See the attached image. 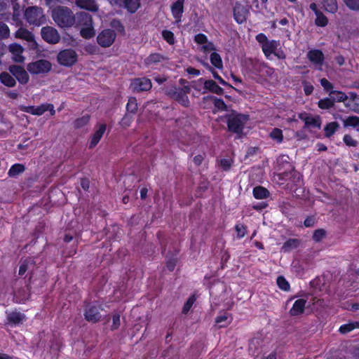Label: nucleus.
<instances>
[{
	"label": "nucleus",
	"instance_id": "obj_1",
	"mask_svg": "<svg viewBox=\"0 0 359 359\" xmlns=\"http://www.w3.org/2000/svg\"><path fill=\"white\" fill-rule=\"evenodd\" d=\"M256 40L262 45V51L266 58L271 59V55H274L278 59L285 58V54L279 48V41L269 40L266 36L262 33L256 36Z\"/></svg>",
	"mask_w": 359,
	"mask_h": 359
},
{
	"label": "nucleus",
	"instance_id": "obj_2",
	"mask_svg": "<svg viewBox=\"0 0 359 359\" xmlns=\"http://www.w3.org/2000/svg\"><path fill=\"white\" fill-rule=\"evenodd\" d=\"M52 18L57 26L62 28L71 27L76 22L75 15L66 6L55 7L52 11Z\"/></svg>",
	"mask_w": 359,
	"mask_h": 359
},
{
	"label": "nucleus",
	"instance_id": "obj_3",
	"mask_svg": "<svg viewBox=\"0 0 359 359\" xmlns=\"http://www.w3.org/2000/svg\"><path fill=\"white\" fill-rule=\"evenodd\" d=\"M180 83L183 86V87L177 88L176 86H173L168 90L167 93L172 99L177 100L183 106L187 107L189 104L187 94L189 93L191 88L189 86L185 85V83H187L186 80L181 79L180 80Z\"/></svg>",
	"mask_w": 359,
	"mask_h": 359
},
{
	"label": "nucleus",
	"instance_id": "obj_4",
	"mask_svg": "<svg viewBox=\"0 0 359 359\" xmlns=\"http://www.w3.org/2000/svg\"><path fill=\"white\" fill-rule=\"evenodd\" d=\"M248 116L243 114H232L228 116L227 125L229 130L235 133H241Z\"/></svg>",
	"mask_w": 359,
	"mask_h": 359
},
{
	"label": "nucleus",
	"instance_id": "obj_5",
	"mask_svg": "<svg viewBox=\"0 0 359 359\" xmlns=\"http://www.w3.org/2000/svg\"><path fill=\"white\" fill-rule=\"evenodd\" d=\"M78 54L74 49L67 48L60 51L57 56L58 63L64 67L73 66L78 61Z\"/></svg>",
	"mask_w": 359,
	"mask_h": 359
},
{
	"label": "nucleus",
	"instance_id": "obj_6",
	"mask_svg": "<svg viewBox=\"0 0 359 359\" xmlns=\"http://www.w3.org/2000/svg\"><path fill=\"white\" fill-rule=\"evenodd\" d=\"M25 17L29 24L36 26L42 24L44 18L42 9L37 6L27 8L25 12Z\"/></svg>",
	"mask_w": 359,
	"mask_h": 359
},
{
	"label": "nucleus",
	"instance_id": "obj_7",
	"mask_svg": "<svg viewBox=\"0 0 359 359\" xmlns=\"http://www.w3.org/2000/svg\"><path fill=\"white\" fill-rule=\"evenodd\" d=\"M52 65L46 60H39L27 65V70L32 74H46L51 70Z\"/></svg>",
	"mask_w": 359,
	"mask_h": 359
},
{
	"label": "nucleus",
	"instance_id": "obj_8",
	"mask_svg": "<svg viewBox=\"0 0 359 359\" xmlns=\"http://www.w3.org/2000/svg\"><path fill=\"white\" fill-rule=\"evenodd\" d=\"M195 83L196 85L194 86V88L196 90H201L199 84H203L204 90L203 91V93H205L207 91H210L217 95H222L224 92L223 89L212 80L204 81L203 79H200L196 81Z\"/></svg>",
	"mask_w": 359,
	"mask_h": 359
},
{
	"label": "nucleus",
	"instance_id": "obj_9",
	"mask_svg": "<svg viewBox=\"0 0 359 359\" xmlns=\"http://www.w3.org/2000/svg\"><path fill=\"white\" fill-rule=\"evenodd\" d=\"M116 33L114 30L107 29L101 32L97 37V43L102 47H109L114 41Z\"/></svg>",
	"mask_w": 359,
	"mask_h": 359
},
{
	"label": "nucleus",
	"instance_id": "obj_10",
	"mask_svg": "<svg viewBox=\"0 0 359 359\" xmlns=\"http://www.w3.org/2000/svg\"><path fill=\"white\" fill-rule=\"evenodd\" d=\"M42 38L48 43L55 44L60 40L57 30L52 27H45L41 29Z\"/></svg>",
	"mask_w": 359,
	"mask_h": 359
},
{
	"label": "nucleus",
	"instance_id": "obj_11",
	"mask_svg": "<svg viewBox=\"0 0 359 359\" xmlns=\"http://www.w3.org/2000/svg\"><path fill=\"white\" fill-rule=\"evenodd\" d=\"M151 82L147 78H137L132 81L130 88L133 92L147 91L151 89Z\"/></svg>",
	"mask_w": 359,
	"mask_h": 359
},
{
	"label": "nucleus",
	"instance_id": "obj_12",
	"mask_svg": "<svg viewBox=\"0 0 359 359\" xmlns=\"http://www.w3.org/2000/svg\"><path fill=\"white\" fill-rule=\"evenodd\" d=\"M9 72L16 78L19 83L25 84L29 81V75L25 69L19 65H11Z\"/></svg>",
	"mask_w": 359,
	"mask_h": 359
},
{
	"label": "nucleus",
	"instance_id": "obj_13",
	"mask_svg": "<svg viewBox=\"0 0 359 359\" xmlns=\"http://www.w3.org/2000/svg\"><path fill=\"white\" fill-rule=\"evenodd\" d=\"M299 117L304 122L306 128H320L321 120L318 116H313L306 113H302L299 114Z\"/></svg>",
	"mask_w": 359,
	"mask_h": 359
},
{
	"label": "nucleus",
	"instance_id": "obj_14",
	"mask_svg": "<svg viewBox=\"0 0 359 359\" xmlns=\"http://www.w3.org/2000/svg\"><path fill=\"white\" fill-rule=\"evenodd\" d=\"M248 11L240 3H236L233 8V16L235 20L241 24L246 20Z\"/></svg>",
	"mask_w": 359,
	"mask_h": 359
},
{
	"label": "nucleus",
	"instance_id": "obj_15",
	"mask_svg": "<svg viewBox=\"0 0 359 359\" xmlns=\"http://www.w3.org/2000/svg\"><path fill=\"white\" fill-rule=\"evenodd\" d=\"M8 50L12 54L13 60L16 62H22L25 60L22 55L24 48L18 43H13L9 45Z\"/></svg>",
	"mask_w": 359,
	"mask_h": 359
},
{
	"label": "nucleus",
	"instance_id": "obj_16",
	"mask_svg": "<svg viewBox=\"0 0 359 359\" xmlns=\"http://www.w3.org/2000/svg\"><path fill=\"white\" fill-rule=\"evenodd\" d=\"M76 6L90 12H97L99 9L95 0H76Z\"/></svg>",
	"mask_w": 359,
	"mask_h": 359
},
{
	"label": "nucleus",
	"instance_id": "obj_17",
	"mask_svg": "<svg viewBox=\"0 0 359 359\" xmlns=\"http://www.w3.org/2000/svg\"><path fill=\"white\" fill-rule=\"evenodd\" d=\"M100 309V306H92L89 307L85 312L86 319L92 323L98 321L101 318Z\"/></svg>",
	"mask_w": 359,
	"mask_h": 359
},
{
	"label": "nucleus",
	"instance_id": "obj_18",
	"mask_svg": "<svg viewBox=\"0 0 359 359\" xmlns=\"http://www.w3.org/2000/svg\"><path fill=\"white\" fill-rule=\"evenodd\" d=\"M15 38L22 39L32 43V48H34L36 46L34 34L25 28H20L18 29L15 33Z\"/></svg>",
	"mask_w": 359,
	"mask_h": 359
},
{
	"label": "nucleus",
	"instance_id": "obj_19",
	"mask_svg": "<svg viewBox=\"0 0 359 359\" xmlns=\"http://www.w3.org/2000/svg\"><path fill=\"white\" fill-rule=\"evenodd\" d=\"M184 0H177L171 7L172 14L177 22L181 21L184 11Z\"/></svg>",
	"mask_w": 359,
	"mask_h": 359
},
{
	"label": "nucleus",
	"instance_id": "obj_20",
	"mask_svg": "<svg viewBox=\"0 0 359 359\" xmlns=\"http://www.w3.org/2000/svg\"><path fill=\"white\" fill-rule=\"evenodd\" d=\"M306 301L304 299H297L290 310V314L292 316H296L303 313L306 307Z\"/></svg>",
	"mask_w": 359,
	"mask_h": 359
},
{
	"label": "nucleus",
	"instance_id": "obj_21",
	"mask_svg": "<svg viewBox=\"0 0 359 359\" xmlns=\"http://www.w3.org/2000/svg\"><path fill=\"white\" fill-rule=\"evenodd\" d=\"M307 56L311 62L320 66L322 65L324 60L323 53L319 50L309 51Z\"/></svg>",
	"mask_w": 359,
	"mask_h": 359
},
{
	"label": "nucleus",
	"instance_id": "obj_22",
	"mask_svg": "<svg viewBox=\"0 0 359 359\" xmlns=\"http://www.w3.org/2000/svg\"><path fill=\"white\" fill-rule=\"evenodd\" d=\"M106 130V126L104 124L100 125L99 128L95 132L91 137L89 148H94L101 140L103 134Z\"/></svg>",
	"mask_w": 359,
	"mask_h": 359
},
{
	"label": "nucleus",
	"instance_id": "obj_23",
	"mask_svg": "<svg viewBox=\"0 0 359 359\" xmlns=\"http://www.w3.org/2000/svg\"><path fill=\"white\" fill-rule=\"evenodd\" d=\"M25 315L20 312L13 311L8 314V323L13 325L22 324L25 320Z\"/></svg>",
	"mask_w": 359,
	"mask_h": 359
},
{
	"label": "nucleus",
	"instance_id": "obj_24",
	"mask_svg": "<svg viewBox=\"0 0 359 359\" xmlns=\"http://www.w3.org/2000/svg\"><path fill=\"white\" fill-rule=\"evenodd\" d=\"M23 111L33 115L40 116L46 111V104H42L39 106L25 107Z\"/></svg>",
	"mask_w": 359,
	"mask_h": 359
},
{
	"label": "nucleus",
	"instance_id": "obj_25",
	"mask_svg": "<svg viewBox=\"0 0 359 359\" xmlns=\"http://www.w3.org/2000/svg\"><path fill=\"white\" fill-rule=\"evenodd\" d=\"M77 18L79 25L82 27L93 24L92 16L86 12L78 13Z\"/></svg>",
	"mask_w": 359,
	"mask_h": 359
},
{
	"label": "nucleus",
	"instance_id": "obj_26",
	"mask_svg": "<svg viewBox=\"0 0 359 359\" xmlns=\"http://www.w3.org/2000/svg\"><path fill=\"white\" fill-rule=\"evenodd\" d=\"M118 5L127 8L130 13H135L140 6L137 0H123Z\"/></svg>",
	"mask_w": 359,
	"mask_h": 359
},
{
	"label": "nucleus",
	"instance_id": "obj_27",
	"mask_svg": "<svg viewBox=\"0 0 359 359\" xmlns=\"http://www.w3.org/2000/svg\"><path fill=\"white\" fill-rule=\"evenodd\" d=\"M231 322V316L226 312L220 313L216 318L215 323L219 325V327H224Z\"/></svg>",
	"mask_w": 359,
	"mask_h": 359
},
{
	"label": "nucleus",
	"instance_id": "obj_28",
	"mask_svg": "<svg viewBox=\"0 0 359 359\" xmlns=\"http://www.w3.org/2000/svg\"><path fill=\"white\" fill-rule=\"evenodd\" d=\"M0 81L8 87H13L16 84L15 79L8 72L0 74Z\"/></svg>",
	"mask_w": 359,
	"mask_h": 359
},
{
	"label": "nucleus",
	"instance_id": "obj_29",
	"mask_svg": "<svg viewBox=\"0 0 359 359\" xmlns=\"http://www.w3.org/2000/svg\"><path fill=\"white\" fill-rule=\"evenodd\" d=\"M324 9L329 13H335L338 10L337 0H323Z\"/></svg>",
	"mask_w": 359,
	"mask_h": 359
},
{
	"label": "nucleus",
	"instance_id": "obj_30",
	"mask_svg": "<svg viewBox=\"0 0 359 359\" xmlns=\"http://www.w3.org/2000/svg\"><path fill=\"white\" fill-rule=\"evenodd\" d=\"M25 170L22 164L16 163L11 166L8 172V175L11 177H16L20 174L22 173Z\"/></svg>",
	"mask_w": 359,
	"mask_h": 359
},
{
	"label": "nucleus",
	"instance_id": "obj_31",
	"mask_svg": "<svg viewBox=\"0 0 359 359\" xmlns=\"http://www.w3.org/2000/svg\"><path fill=\"white\" fill-rule=\"evenodd\" d=\"M355 329H359V321L349 322L346 324L342 325L339 327V331L341 334H346Z\"/></svg>",
	"mask_w": 359,
	"mask_h": 359
},
{
	"label": "nucleus",
	"instance_id": "obj_32",
	"mask_svg": "<svg viewBox=\"0 0 359 359\" xmlns=\"http://www.w3.org/2000/svg\"><path fill=\"white\" fill-rule=\"evenodd\" d=\"M81 36L86 39L93 37L95 32L93 28V24L88 26H83L80 31Z\"/></svg>",
	"mask_w": 359,
	"mask_h": 359
},
{
	"label": "nucleus",
	"instance_id": "obj_33",
	"mask_svg": "<svg viewBox=\"0 0 359 359\" xmlns=\"http://www.w3.org/2000/svg\"><path fill=\"white\" fill-rule=\"evenodd\" d=\"M253 195L257 199H264L269 196V191L262 187H256L253 189Z\"/></svg>",
	"mask_w": 359,
	"mask_h": 359
},
{
	"label": "nucleus",
	"instance_id": "obj_34",
	"mask_svg": "<svg viewBox=\"0 0 359 359\" xmlns=\"http://www.w3.org/2000/svg\"><path fill=\"white\" fill-rule=\"evenodd\" d=\"M137 100L134 97H130L128 99V102L126 104V110L128 114H135L137 112Z\"/></svg>",
	"mask_w": 359,
	"mask_h": 359
},
{
	"label": "nucleus",
	"instance_id": "obj_35",
	"mask_svg": "<svg viewBox=\"0 0 359 359\" xmlns=\"http://www.w3.org/2000/svg\"><path fill=\"white\" fill-rule=\"evenodd\" d=\"M210 62L212 63V65L219 69H221L223 68V63H222V58L220 57V55L215 53V52H213L211 53L210 55Z\"/></svg>",
	"mask_w": 359,
	"mask_h": 359
},
{
	"label": "nucleus",
	"instance_id": "obj_36",
	"mask_svg": "<svg viewBox=\"0 0 359 359\" xmlns=\"http://www.w3.org/2000/svg\"><path fill=\"white\" fill-rule=\"evenodd\" d=\"M332 100L337 102H346L348 100V96L341 91L332 90L330 92V95H332Z\"/></svg>",
	"mask_w": 359,
	"mask_h": 359
},
{
	"label": "nucleus",
	"instance_id": "obj_37",
	"mask_svg": "<svg viewBox=\"0 0 359 359\" xmlns=\"http://www.w3.org/2000/svg\"><path fill=\"white\" fill-rule=\"evenodd\" d=\"M299 245V241L297 239H289L282 246V250L288 252L292 249L297 248Z\"/></svg>",
	"mask_w": 359,
	"mask_h": 359
},
{
	"label": "nucleus",
	"instance_id": "obj_38",
	"mask_svg": "<svg viewBox=\"0 0 359 359\" xmlns=\"http://www.w3.org/2000/svg\"><path fill=\"white\" fill-rule=\"evenodd\" d=\"M338 128L339 124L337 122H331L328 123L324 128L325 137H331L335 133Z\"/></svg>",
	"mask_w": 359,
	"mask_h": 359
},
{
	"label": "nucleus",
	"instance_id": "obj_39",
	"mask_svg": "<svg viewBox=\"0 0 359 359\" xmlns=\"http://www.w3.org/2000/svg\"><path fill=\"white\" fill-rule=\"evenodd\" d=\"M164 60V57L158 53L151 54L146 60L145 62L147 65H154L161 62Z\"/></svg>",
	"mask_w": 359,
	"mask_h": 359
},
{
	"label": "nucleus",
	"instance_id": "obj_40",
	"mask_svg": "<svg viewBox=\"0 0 359 359\" xmlns=\"http://www.w3.org/2000/svg\"><path fill=\"white\" fill-rule=\"evenodd\" d=\"M318 107L323 109H328L334 106V100L332 98L326 97L318 101Z\"/></svg>",
	"mask_w": 359,
	"mask_h": 359
},
{
	"label": "nucleus",
	"instance_id": "obj_41",
	"mask_svg": "<svg viewBox=\"0 0 359 359\" xmlns=\"http://www.w3.org/2000/svg\"><path fill=\"white\" fill-rule=\"evenodd\" d=\"M344 127H357L359 126V117L356 116H349L344 120Z\"/></svg>",
	"mask_w": 359,
	"mask_h": 359
},
{
	"label": "nucleus",
	"instance_id": "obj_42",
	"mask_svg": "<svg viewBox=\"0 0 359 359\" xmlns=\"http://www.w3.org/2000/svg\"><path fill=\"white\" fill-rule=\"evenodd\" d=\"M270 137L278 143L283 141V135L280 129L274 128L270 133Z\"/></svg>",
	"mask_w": 359,
	"mask_h": 359
},
{
	"label": "nucleus",
	"instance_id": "obj_43",
	"mask_svg": "<svg viewBox=\"0 0 359 359\" xmlns=\"http://www.w3.org/2000/svg\"><path fill=\"white\" fill-rule=\"evenodd\" d=\"M10 36V29L8 25L0 22V39L8 38Z\"/></svg>",
	"mask_w": 359,
	"mask_h": 359
},
{
	"label": "nucleus",
	"instance_id": "obj_44",
	"mask_svg": "<svg viewBox=\"0 0 359 359\" xmlns=\"http://www.w3.org/2000/svg\"><path fill=\"white\" fill-rule=\"evenodd\" d=\"M315 23L317 26L325 27L327 25V18L322 13V12L317 13Z\"/></svg>",
	"mask_w": 359,
	"mask_h": 359
},
{
	"label": "nucleus",
	"instance_id": "obj_45",
	"mask_svg": "<svg viewBox=\"0 0 359 359\" xmlns=\"http://www.w3.org/2000/svg\"><path fill=\"white\" fill-rule=\"evenodd\" d=\"M277 284L279 288L284 291H288L290 290V284L283 276L278 277Z\"/></svg>",
	"mask_w": 359,
	"mask_h": 359
},
{
	"label": "nucleus",
	"instance_id": "obj_46",
	"mask_svg": "<svg viewBox=\"0 0 359 359\" xmlns=\"http://www.w3.org/2000/svg\"><path fill=\"white\" fill-rule=\"evenodd\" d=\"M196 298L195 295H191L189 297V298L187 299V302L184 304L183 309H182V313L186 314L187 313L191 306H193L194 303L196 302Z\"/></svg>",
	"mask_w": 359,
	"mask_h": 359
},
{
	"label": "nucleus",
	"instance_id": "obj_47",
	"mask_svg": "<svg viewBox=\"0 0 359 359\" xmlns=\"http://www.w3.org/2000/svg\"><path fill=\"white\" fill-rule=\"evenodd\" d=\"M89 118H90L88 116H83L79 118H77L74 121V128H81L85 126L88 123Z\"/></svg>",
	"mask_w": 359,
	"mask_h": 359
},
{
	"label": "nucleus",
	"instance_id": "obj_48",
	"mask_svg": "<svg viewBox=\"0 0 359 359\" xmlns=\"http://www.w3.org/2000/svg\"><path fill=\"white\" fill-rule=\"evenodd\" d=\"M162 36L163 39L169 43L173 44L175 43L174 34L169 30H163L162 32Z\"/></svg>",
	"mask_w": 359,
	"mask_h": 359
},
{
	"label": "nucleus",
	"instance_id": "obj_49",
	"mask_svg": "<svg viewBox=\"0 0 359 359\" xmlns=\"http://www.w3.org/2000/svg\"><path fill=\"white\" fill-rule=\"evenodd\" d=\"M344 4L353 11L359 10V0H344Z\"/></svg>",
	"mask_w": 359,
	"mask_h": 359
},
{
	"label": "nucleus",
	"instance_id": "obj_50",
	"mask_svg": "<svg viewBox=\"0 0 359 359\" xmlns=\"http://www.w3.org/2000/svg\"><path fill=\"white\" fill-rule=\"evenodd\" d=\"M345 106L354 112L359 114V97L356 98V100L351 103L346 102Z\"/></svg>",
	"mask_w": 359,
	"mask_h": 359
},
{
	"label": "nucleus",
	"instance_id": "obj_51",
	"mask_svg": "<svg viewBox=\"0 0 359 359\" xmlns=\"http://www.w3.org/2000/svg\"><path fill=\"white\" fill-rule=\"evenodd\" d=\"M325 236V230L320 229H317L314 231L313 234V239L316 241L319 242Z\"/></svg>",
	"mask_w": 359,
	"mask_h": 359
},
{
	"label": "nucleus",
	"instance_id": "obj_52",
	"mask_svg": "<svg viewBox=\"0 0 359 359\" xmlns=\"http://www.w3.org/2000/svg\"><path fill=\"white\" fill-rule=\"evenodd\" d=\"M344 142L347 146L349 147H355L358 144V142L349 135H344Z\"/></svg>",
	"mask_w": 359,
	"mask_h": 359
},
{
	"label": "nucleus",
	"instance_id": "obj_53",
	"mask_svg": "<svg viewBox=\"0 0 359 359\" xmlns=\"http://www.w3.org/2000/svg\"><path fill=\"white\" fill-rule=\"evenodd\" d=\"M236 233H237V236L239 238L244 237L245 233H246V228L242 224H236Z\"/></svg>",
	"mask_w": 359,
	"mask_h": 359
},
{
	"label": "nucleus",
	"instance_id": "obj_54",
	"mask_svg": "<svg viewBox=\"0 0 359 359\" xmlns=\"http://www.w3.org/2000/svg\"><path fill=\"white\" fill-rule=\"evenodd\" d=\"M320 84L323 87L324 90L327 91H332L333 85L326 79L323 78L320 79Z\"/></svg>",
	"mask_w": 359,
	"mask_h": 359
},
{
	"label": "nucleus",
	"instance_id": "obj_55",
	"mask_svg": "<svg viewBox=\"0 0 359 359\" xmlns=\"http://www.w3.org/2000/svg\"><path fill=\"white\" fill-rule=\"evenodd\" d=\"M194 40L197 43L201 45L203 43H206V42L208 41L207 36L203 34H198L196 35Z\"/></svg>",
	"mask_w": 359,
	"mask_h": 359
},
{
	"label": "nucleus",
	"instance_id": "obj_56",
	"mask_svg": "<svg viewBox=\"0 0 359 359\" xmlns=\"http://www.w3.org/2000/svg\"><path fill=\"white\" fill-rule=\"evenodd\" d=\"M220 166L224 170H229L231 166V161L226 158L222 159L220 161Z\"/></svg>",
	"mask_w": 359,
	"mask_h": 359
},
{
	"label": "nucleus",
	"instance_id": "obj_57",
	"mask_svg": "<svg viewBox=\"0 0 359 359\" xmlns=\"http://www.w3.org/2000/svg\"><path fill=\"white\" fill-rule=\"evenodd\" d=\"M214 104L219 110H224L226 109V104L222 99L215 98L214 100Z\"/></svg>",
	"mask_w": 359,
	"mask_h": 359
},
{
	"label": "nucleus",
	"instance_id": "obj_58",
	"mask_svg": "<svg viewBox=\"0 0 359 359\" xmlns=\"http://www.w3.org/2000/svg\"><path fill=\"white\" fill-rule=\"evenodd\" d=\"M201 49L204 53H208L215 50V46L212 43L207 41L206 43L202 44Z\"/></svg>",
	"mask_w": 359,
	"mask_h": 359
},
{
	"label": "nucleus",
	"instance_id": "obj_59",
	"mask_svg": "<svg viewBox=\"0 0 359 359\" xmlns=\"http://www.w3.org/2000/svg\"><path fill=\"white\" fill-rule=\"evenodd\" d=\"M120 326V315L114 314L113 316V323L111 325L112 330H116Z\"/></svg>",
	"mask_w": 359,
	"mask_h": 359
},
{
	"label": "nucleus",
	"instance_id": "obj_60",
	"mask_svg": "<svg viewBox=\"0 0 359 359\" xmlns=\"http://www.w3.org/2000/svg\"><path fill=\"white\" fill-rule=\"evenodd\" d=\"M210 71L212 72L213 77H214L215 79L218 80V81H219V82L221 84H222V85H224V86H227V85H228V83H226L224 79H222L219 76V74H218L216 72H215V71H214V69H212V70H210Z\"/></svg>",
	"mask_w": 359,
	"mask_h": 359
},
{
	"label": "nucleus",
	"instance_id": "obj_61",
	"mask_svg": "<svg viewBox=\"0 0 359 359\" xmlns=\"http://www.w3.org/2000/svg\"><path fill=\"white\" fill-rule=\"evenodd\" d=\"M176 259H172L170 260H168L166 263V267L170 271H172L176 266Z\"/></svg>",
	"mask_w": 359,
	"mask_h": 359
},
{
	"label": "nucleus",
	"instance_id": "obj_62",
	"mask_svg": "<svg viewBox=\"0 0 359 359\" xmlns=\"http://www.w3.org/2000/svg\"><path fill=\"white\" fill-rule=\"evenodd\" d=\"M27 268H28V264L26 262H24L23 263H22L20 266V269H19V275L20 276H22L24 275L26 271H27Z\"/></svg>",
	"mask_w": 359,
	"mask_h": 359
},
{
	"label": "nucleus",
	"instance_id": "obj_63",
	"mask_svg": "<svg viewBox=\"0 0 359 359\" xmlns=\"http://www.w3.org/2000/svg\"><path fill=\"white\" fill-rule=\"evenodd\" d=\"M315 220L313 217H308L304 220V226L306 227H311L314 225Z\"/></svg>",
	"mask_w": 359,
	"mask_h": 359
},
{
	"label": "nucleus",
	"instance_id": "obj_64",
	"mask_svg": "<svg viewBox=\"0 0 359 359\" xmlns=\"http://www.w3.org/2000/svg\"><path fill=\"white\" fill-rule=\"evenodd\" d=\"M186 71L189 74L194 76L200 75V71L191 67H188Z\"/></svg>",
	"mask_w": 359,
	"mask_h": 359
}]
</instances>
